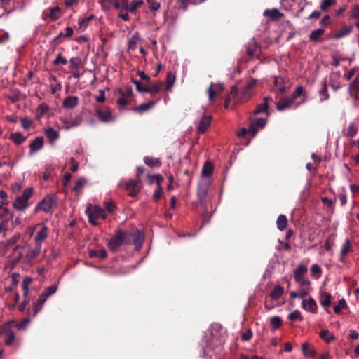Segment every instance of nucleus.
I'll return each instance as SVG.
<instances>
[{"instance_id": "14", "label": "nucleus", "mask_w": 359, "mask_h": 359, "mask_svg": "<svg viewBox=\"0 0 359 359\" xmlns=\"http://www.w3.org/2000/svg\"><path fill=\"white\" fill-rule=\"evenodd\" d=\"M223 90L224 88L222 84L212 83L208 90L209 100L212 102L215 97L219 95Z\"/></svg>"}, {"instance_id": "57", "label": "nucleus", "mask_w": 359, "mask_h": 359, "mask_svg": "<svg viewBox=\"0 0 359 359\" xmlns=\"http://www.w3.org/2000/svg\"><path fill=\"white\" fill-rule=\"evenodd\" d=\"M319 335L321 339H325L327 342H330L334 339V337L332 334H330L327 330H321Z\"/></svg>"}, {"instance_id": "51", "label": "nucleus", "mask_w": 359, "mask_h": 359, "mask_svg": "<svg viewBox=\"0 0 359 359\" xmlns=\"http://www.w3.org/2000/svg\"><path fill=\"white\" fill-rule=\"evenodd\" d=\"M311 275L316 279H318L322 276V269L318 264H313L310 269Z\"/></svg>"}, {"instance_id": "59", "label": "nucleus", "mask_w": 359, "mask_h": 359, "mask_svg": "<svg viewBox=\"0 0 359 359\" xmlns=\"http://www.w3.org/2000/svg\"><path fill=\"white\" fill-rule=\"evenodd\" d=\"M288 319L291 321L302 320L303 318L299 311L294 310L288 315Z\"/></svg>"}, {"instance_id": "63", "label": "nucleus", "mask_w": 359, "mask_h": 359, "mask_svg": "<svg viewBox=\"0 0 359 359\" xmlns=\"http://www.w3.org/2000/svg\"><path fill=\"white\" fill-rule=\"evenodd\" d=\"M22 127L24 130H28L33 125V121L27 117L21 119Z\"/></svg>"}, {"instance_id": "5", "label": "nucleus", "mask_w": 359, "mask_h": 359, "mask_svg": "<svg viewBox=\"0 0 359 359\" xmlns=\"http://www.w3.org/2000/svg\"><path fill=\"white\" fill-rule=\"evenodd\" d=\"M33 187H28L24 189L22 195L18 196L13 202V208L18 211H25L31 205L29 200L33 196Z\"/></svg>"}, {"instance_id": "53", "label": "nucleus", "mask_w": 359, "mask_h": 359, "mask_svg": "<svg viewBox=\"0 0 359 359\" xmlns=\"http://www.w3.org/2000/svg\"><path fill=\"white\" fill-rule=\"evenodd\" d=\"M81 59L79 57H74L69 60V67L71 70H78L81 65Z\"/></svg>"}, {"instance_id": "20", "label": "nucleus", "mask_w": 359, "mask_h": 359, "mask_svg": "<svg viewBox=\"0 0 359 359\" xmlns=\"http://www.w3.org/2000/svg\"><path fill=\"white\" fill-rule=\"evenodd\" d=\"M353 251L352 243L350 239L346 238L341 246V249L339 254V261L344 262L345 257L350 252Z\"/></svg>"}, {"instance_id": "2", "label": "nucleus", "mask_w": 359, "mask_h": 359, "mask_svg": "<svg viewBox=\"0 0 359 359\" xmlns=\"http://www.w3.org/2000/svg\"><path fill=\"white\" fill-rule=\"evenodd\" d=\"M15 321L8 320L0 326V337L4 336V344L7 346H13L14 345H19V340L15 337Z\"/></svg>"}, {"instance_id": "52", "label": "nucleus", "mask_w": 359, "mask_h": 359, "mask_svg": "<svg viewBox=\"0 0 359 359\" xmlns=\"http://www.w3.org/2000/svg\"><path fill=\"white\" fill-rule=\"evenodd\" d=\"M259 48V46L258 45V43L256 41H251L250 43H248V46L246 48L247 54L250 56L255 55Z\"/></svg>"}, {"instance_id": "10", "label": "nucleus", "mask_w": 359, "mask_h": 359, "mask_svg": "<svg viewBox=\"0 0 359 359\" xmlns=\"http://www.w3.org/2000/svg\"><path fill=\"white\" fill-rule=\"evenodd\" d=\"M35 229H39L34 237L36 244L41 245L42 242L44 241L49 235V229L43 223H39L34 226Z\"/></svg>"}, {"instance_id": "33", "label": "nucleus", "mask_w": 359, "mask_h": 359, "mask_svg": "<svg viewBox=\"0 0 359 359\" xmlns=\"http://www.w3.org/2000/svg\"><path fill=\"white\" fill-rule=\"evenodd\" d=\"M325 30L323 28H319L315 30H313L309 36V39L311 41L319 42L323 41V39L321 38V36L325 33Z\"/></svg>"}, {"instance_id": "16", "label": "nucleus", "mask_w": 359, "mask_h": 359, "mask_svg": "<svg viewBox=\"0 0 359 359\" xmlns=\"http://www.w3.org/2000/svg\"><path fill=\"white\" fill-rule=\"evenodd\" d=\"M49 10L50 12L48 13H46V12H43V19L44 20L49 18L53 21H56L61 18V9L58 6L50 8Z\"/></svg>"}, {"instance_id": "7", "label": "nucleus", "mask_w": 359, "mask_h": 359, "mask_svg": "<svg viewBox=\"0 0 359 359\" xmlns=\"http://www.w3.org/2000/svg\"><path fill=\"white\" fill-rule=\"evenodd\" d=\"M56 201L57 197L55 194H48L38 203L35 207L34 212L43 211L46 213L50 212Z\"/></svg>"}, {"instance_id": "50", "label": "nucleus", "mask_w": 359, "mask_h": 359, "mask_svg": "<svg viewBox=\"0 0 359 359\" xmlns=\"http://www.w3.org/2000/svg\"><path fill=\"white\" fill-rule=\"evenodd\" d=\"M269 323L273 330H278L282 327L283 320L280 316H276L270 318Z\"/></svg>"}, {"instance_id": "13", "label": "nucleus", "mask_w": 359, "mask_h": 359, "mask_svg": "<svg viewBox=\"0 0 359 359\" xmlns=\"http://www.w3.org/2000/svg\"><path fill=\"white\" fill-rule=\"evenodd\" d=\"M348 93L355 100H359V74L349 83Z\"/></svg>"}, {"instance_id": "64", "label": "nucleus", "mask_w": 359, "mask_h": 359, "mask_svg": "<svg viewBox=\"0 0 359 359\" xmlns=\"http://www.w3.org/2000/svg\"><path fill=\"white\" fill-rule=\"evenodd\" d=\"M104 209L110 213H112L116 208V205L113 201H105L104 203Z\"/></svg>"}, {"instance_id": "21", "label": "nucleus", "mask_w": 359, "mask_h": 359, "mask_svg": "<svg viewBox=\"0 0 359 359\" xmlns=\"http://www.w3.org/2000/svg\"><path fill=\"white\" fill-rule=\"evenodd\" d=\"M144 238V235L138 230L133 232L131 231V236H130V245L133 244L136 248H140L142 245Z\"/></svg>"}, {"instance_id": "29", "label": "nucleus", "mask_w": 359, "mask_h": 359, "mask_svg": "<svg viewBox=\"0 0 359 359\" xmlns=\"http://www.w3.org/2000/svg\"><path fill=\"white\" fill-rule=\"evenodd\" d=\"M238 95H239L238 88L236 86H233L231 90L230 94L226 97V98L225 100L224 107H226V108L227 107L229 102L231 100H235L236 102H239L241 99L238 97Z\"/></svg>"}, {"instance_id": "48", "label": "nucleus", "mask_w": 359, "mask_h": 359, "mask_svg": "<svg viewBox=\"0 0 359 359\" xmlns=\"http://www.w3.org/2000/svg\"><path fill=\"white\" fill-rule=\"evenodd\" d=\"M208 187L206 184L200 185L197 189V196L199 201L202 202L204 201L208 195Z\"/></svg>"}, {"instance_id": "11", "label": "nucleus", "mask_w": 359, "mask_h": 359, "mask_svg": "<svg viewBox=\"0 0 359 359\" xmlns=\"http://www.w3.org/2000/svg\"><path fill=\"white\" fill-rule=\"evenodd\" d=\"M120 97L117 99V103L120 107H126L130 101L133 95V89L131 87L127 88L126 91L118 89L117 91Z\"/></svg>"}, {"instance_id": "58", "label": "nucleus", "mask_w": 359, "mask_h": 359, "mask_svg": "<svg viewBox=\"0 0 359 359\" xmlns=\"http://www.w3.org/2000/svg\"><path fill=\"white\" fill-rule=\"evenodd\" d=\"M68 62L67 60L63 57L62 53L57 54L56 58L53 61V65L55 66H57L60 64L63 65H67Z\"/></svg>"}, {"instance_id": "47", "label": "nucleus", "mask_w": 359, "mask_h": 359, "mask_svg": "<svg viewBox=\"0 0 359 359\" xmlns=\"http://www.w3.org/2000/svg\"><path fill=\"white\" fill-rule=\"evenodd\" d=\"M214 170V166L210 161L205 162L202 170H201V175L203 177H210Z\"/></svg>"}, {"instance_id": "44", "label": "nucleus", "mask_w": 359, "mask_h": 359, "mask_svg": "<svg viewBox=\"0 0 359 359\" xmlns=\"http://www.w3.org/2000/svg\"><path fill=\"white\" fill-rule=\"evenodd\" d=\"M89 257L90 258L98 257L100 259H104L107 257V252L106 250H90Z\"/></svg>"}, {"instance_id": "49", "label": "nucleus", "mask_w": 359, "mask_h": 359, "mask_svg": "<svg viewBox=\"0 0 359 359\" xmlns=\"http://www.w3.org/2000/svg\"><path fill=\"white\" fill-rule=\"evenodd\" d=\"M175 75L172 72H168L166 76V86L164 89L165 91L169 92L171 90V88L173 86L175 81Z\"/></svg>"}, {"instance_id": "37", "label": "nucleus", "mask_w": 359, "mask_h": 359, "mask_svg": "<svg viewBox=\"0 0 359 359\" xmlns=\"http://www.w3.org/2000/svg\"><path fill=\"white\" fill-rule=\"evenodd\" d=\"M353 25H343L341 29L337 32V33L334 36V39H341L348 34H349L353 31Z\"/></svg>"}, {"instance_id": "55", "label": "nucleus", "mask_w": 359, "mask_h": 359, "mask_svg": "<svg viewBox=\"0 0 359 359\" xmlns=\"http://www.w3.org/2000/svg\"><path fill=\"white\" fill-rule=\"evenodd\" d=\"M57 290V285H53L46 288L45 290L41 293V296H43L46 300L47 299L53 294Z\"/></svg>"}, {"instance_id": "18", "label": "nucleus", "mask_w": 359, "mask_h": 359, "mask_svg": "<svg viewBox=\"0 0 359 359\" xmlns=\"http://www.w3.org/2000/svg\"><path fill=\"white\" fill-rule=\"evenodd\" d=\"M272 101V97L270 96L264 97L263 102L259 104H257L255 110L253 111L254 115H257L261 113L268 112L269 104Z\"/></svg>"}, {"instance_id": "19", "label": "nucleus", "mask_w": 359, "mask_h": 359, "mask_svg": "<svg viewBox=\"0 0 359 359\" xmlns=\"http://www.w3.org/2000/svg\"><path fill=\"white\" fill-rule=\"evenodd\" d=\"M302 306L305 310L316 313L318 311V306L316 300L313 297H309L308 299H304L302 302Z\"/></svg>"}, {"instance_id": "6", "label": "nucleus", "mask_w": 359, "mask_h": 359, "mask_svg": "<svg viewBox=\"0 0 359 359\" xmlns=\"http://www.w3.org/2000/svg\"><path fill=\"white\" fill-rule=\"evenodd\" d=\"M86 212L90 223L94 226L99 224L97 222L99 218L104 219L107 217L105 210L98 206L93 207L91 205H89L86 208Z\"/></svg>"}, {"instance_id": "17", "label": "nucleus", "mask_w": 359, "mask_h": 359, "mask_svg": "<svg viewBox=\"0 0 359 359\" xmlns=\"http://www.w3.org/2000/svg\"><path fill=\"white\" fill-rule=\"evenodd\" d=\"M341 74L339 72H332L329 76V85L333 89L337 91L341 88Z\"/></svg>"}, {"instance_id": "32", "label": "nucleus", "mask_w": 359, "mask_h": 359, "mask_svg": "<svg viewBox=\"0 0 359 359\" xmlns=\"http://www.w3.org/2000/svg\"><path fill=\"white\" fill-rule=\"evenodd\" d=\"M9 139L15 144L20 145L24 143L27 137L24 136L20 132L12 133L10 134Z\"/></svg>"}, {"instance_id": "24", "label": "nucleus", "mask_w": 359, "mask_h": 359, "mask_svg": "<svg viewBox=\"0 0 359 359\" xmlns=\"http://www.w3.org/2000/svg\"><path fill=\"white\" fill-rule=\"evenodd\" d=\"M41 250V245L36 244V246L33 249H30L25 255V262L27 263H31L36 257H37Z\"/></svg>"}, {"instance_id": "26", "label": "nucleus", "mask_w": 359, "mask_h": 359, "mask_svg": "<svg viewBox=\"0 0 359 359\" xmlns=\"http://www.w3.org/2000/svg\"><path fill=\"white\" fill-rule=\"evenodd\" d=\"M46 135L50 144H53L60 137L59 132L55 130L52 127H49L44 130Z\"/></svg>"}, {"instance_id": "3", "label": "nucleus", "mask_w": 359, "mask_h": 359, "mask_svg": "<svg viewBox=\"0 0 359 359\" xmlns=\"http://www.w3.org/2000/svg\"><path fill=\"white\" fill-rule=\"evenodd\" d=\"M121 13L118 14V17L125 22L130 20L129 13L135 15L137 9L144 4L142 0H121Z\"/></svg>"}, {"instance_id": "27", "label": "nucleus", "mask_w": 359, "mask_h": 359, "mask_svg": "<svg viewBox=\"0 0 359 359\" xmlns=\"http://www.w3.org/2000/svg\"><path fill=\"white\" fill-rule=\"evenodd\" d=\"M294 103L291 97H283L276 104V108L279 111H283L287 108H290Z\"/></svg>"}, {"instance_id": "38", "label": "nucleus", "mask_w": 359, "mask_h": 359, "mask_svg": "<svg viewBox=\"0 0 359 359\" xmlns=\"http://www.w3.org/2000/svg\"><path fill=\"white\" fill-rule=\"evenodd\" d=\"M300 96H303L304 97L302 102L303 103V102H306V93L304 90V87L302 86H298L296 88L295 90L291 95L290 97L294 102H295V100L297 99V97H299Z\"/></svg>"}, {"instance_id": "12", "label": "nucleus", "mask_w": 359, "mask_h": 359, "mask_svg": "<svg viewBox=\"0 0 359 359\" xmlns=\"http://www.w3.org/2000/svg\"><path fill=\"white\" fill-rule=\"evenodd\" d=\"M266 119L263 118H255L250 121L249 125V133H251L252 137H255L258 130L264 128L266 124Z\"/></svg>"}, {"instance_id": "40", "label": "nucleus", "mask_w": 359, "mask_h": 359, "mask_svg": "<svg viewBox=\"0 0 359 359\" xmlns=\"http://www.w3.org/2000/svg\"><path fill=\"white\" fill-rule=\"evenodd\" d=\"M284 294V288L280 285H276L274 286L273 290L270 294V297L273 300H278Z\"/></svg>"}, {"instance_id": "56", "label": "nucleus", "mask_w": 359, "mask_h": 359, "mask_svg": "<svg viewBox=\"0 0 359 359\" xmlns=\"http://www.w3.org/2000/svg\"><path fill=\"white\" fill-rule=\"evenodd\" d=\"M95 15L91 14L86 18L79 20L78 22L79 28H86L88 25L89 22L95 18Z\"/></svg>"}, {"instance_id": "54", "label": "nucleus", "mask_w": 359, "mask_h": 359, "mask_svg": "<svg viewBox=\"0 0 359 359\" xmlns=\"http://www.w3.org/2000/svg\"><path fill=\"white\" fill-rule=\"evenodd\" d=\"M24 245H16L13 249L15 255V260L18 262L23 257V250L25 249Z\"/></svg>"}, {"instance_id": "8", "label": "nucleus", "mask_w": 359, "mask_h": 359, "mask_svg": "<svg viewBox=\"0 0 359 359\" xmlns=\"http://www.w3.org/2000/svg\"><path fill=\"white\" fill-rule=\"evenodd\" d=\"M119 187L127 191L128 196L135 197L140 192V179H130L126 182H121Z\"/></svg>"}, {"instance_id": "46", "label": "nucleus", "mask_w": 359, "mask_h": 359, "mask_svg": "<svg viewBox=\"0 0 359 359\" xmlns=\"http://www.w3.org/2000/svg\"><path fill=\"white\" fill-rule=\"evenodd\" d=\"M277 228L283 231H284L288 224L287 219L285 215H280L278 217L277 221H276Z\"/></svg>"}, {"instance_id": "61", "label": "nucleus", "mask_w": 359, "mask_h": 359, "mask_svg": "<svg viewBox=\"0 0 359 359\" xmlns=\"http://www.w3.org/2000/svg\"><path fill=\"white\" fill-rule=\"evenodd\" d=\"M163 196V187H156L152 199L154 202L158 201Z\"/></svg>"}, {"instance_id": "42", "label": "nucleus", "mask_w": 359, "mask_h": 359, "mask_svg": "<svg viewBox=\"0 0 359 359\" xmlns=\"http://www.w3.org/2000/svg\"><path fill=\"white\" fill-rule=\"evenodd\" d=\"M46 299L43 298V296L40 295L39 299L33 303V316L34 317L36 314L42 309L44 303Z\"/></svg>"}, {"instance_id": "60", "label": "nucleus", "mask_w": 359, "mask_h": 359, "mask_svg": "<svg viewBox=\"0 0 359 359\" xmlns=\"http://www.w3.org/2000/svg\"><path fill=\"white\" fill-rule=\"evenodd\" d=\"M49 111V106L46 103L39 104L36 108L37 114L42 116Z\"/></svg>"}, {"instance_id": "62", "label": "nucleus", "mask_w": 359, "mask_h": 359, "mask_svg": "<svg viewBox=\"0 0 359 359\" xmlns=\"http://www.w3.org/2000/svg\"><path fill=\"white\" fill-rule=\"evenodd\" d=\"M86 183V180L83 177L80 178L76 182V184H75L74 187L73 188V191H76V192L81 191V190L83 189V188L85 186Z\"/></svg>"}, {"instance_id": "34", "label": "nucleus", "mask_w": 359, "mask_h": 359, "mask_svg": "<svg viewBox=\"0 0 359 359\" xmlns=\"http://www.w3.org/2000/svg\"><path fill=\"white\" fill-rule=\"evenodd\" d=\"M264 15L267 16L273 20H280L284 16V15L277 8L271 10L267 9L264 11Z\"/></svg>"}, {"instance_id": "41", "label": "nucleus", "mask_w": 359, "mask_h": 359, "mask_svg": "<svg viewBox=\"0 0 359 359\" xmlns=\"http://www.w3.org/2000/svg\"><path fill=\"white\" fill-rule=\"evenodd\" d=\"M273 85L276 87L278 93L279 94H283L285 93V85L284 79L279 76H275L273 81Z\"/></svg>"}, {"instance_id": "39", "label": "nucleus", "mask_w": 359, "mask_h": 359, "mask_svg": "<svg viewBox=\"0 0 359 359\" xmlns=\"http://www.w3.org/2000/svg\"><path fill=\"white\" fill-rule=\"evenodd\" d=\"M144 163L151 168H159L161 166V162L159 158H154L152 156H144Z\"/></svg>"}, {"instance_id": "35", "label": "nucleus", "mask_w": 359, "mask_h": 359, "mask_svg": "<svg viewBox=\"0 0 359 359\" xmlns=\"http://www.w3.org/2000/svg\"><path fill=\"white\" fill-rule=\"evenodd\" d=\"M331 299H332V295L329 292H322L320 295V305L325 308L327 309L331 305Z\"/></svg>"}, {"instance_id": "4", "label": "nucleus", "mask_w": 359, "mask_h": 359, "mask_svg": "<svg viewBox=\"0 0 359 359\" xmlns=\"http://www.w3.org/2000/svg\"><path fill=\"white\" fill-rule=\"evenodd\" d=\"M131 231L117 229L115 235L107 242V247L111 252H117L123 245H130Z\"/></svg>"}, {"instance_id": "43", "label": "nucleus", "mask_w": 359, "mask_h": 359, "mask_svg": "<svg viewBox=\"0 0 359 359\" xmlns=\"http://www.w3.org/2000/svg\"><path fill=\"white\" fill-rule=\"evenodd\" d=\"M322 86L321 88L319 90V95H320V100L321 102L325 101L329 99L330 95L327 91V82L326 80H324L322 82Z\"/></svg>"}, {"instance_id": "36", "label": "nucleus", "mask_w": 359, "mask_h": 359, "mask_svg": "<svg viewBox=\"0 0 359 359\" xmlns=\"http://www.w3.org/2000/svg\"><path fill=\"white\" fill-rule=\"evenodd\" d=\"M141 40L140 34L135 32L131 36L128 42V49L135 50L137 48V43Z\"/></svg>"}, {"instance_id": "9", "label": "nucleus", "mask_w": 359, "mask_h": 359, "mask_svg": "<svg viewBox=\"0 0 359 359\" xmlns=\"http://www.w3.org/2000/svg\"><path fill=\"white\" fill-rule=\"evenodd\" d=\"M95 111L99 120L107 123L113 121L112 112L108 106H95Z\"/></svg>"}, {"instance_id": "22", "label": "nucleus", "mask_w": 359, "mask_h": 359, "mask_svg": "<svg viewBox=\"0 0 359 359\" xmlns=\"http://www.w3.org/2000/svg\"><path fill=\"white\" fill-rule=\"evenodd\" d=\"M8 204L9 201H0V210H2V212L0 214V219L2 221H8L13 218V215H10V210L8 207Z\"/></svg>"}, {"instance_id": "25", "label": "nucleus", "mask_w": 359, "mask_h": 359, "mask_svg": "<svg viewBox=\"0 0 359 359\" xmlns=\"http://www.w3.org/2000/svg\"><path fill=\"white\" fill-rule=\"evenodd\" d=\"M79 97L77 96H67L62 102V107L67 109H72L79 104Z\"/></svg>"}, {"instance_id": "1", "label": "nucleus", "mask_w": 359, "mask_h": 359, "mask_svg": "<svg viewBox=\"0 0 359 359\" xmlns=\"http://www.w3.org/2000/svg\"><path fill=\"white\" fill-rule=\"evenodd\" d=\"M308 267L303 263L299 264L297 267L293 271L294 281L299 284V292L292 291L290 293L292 299L304 298L308 296L312 290L311 282L305 278L304 276L307 273Z\"/></svg>"}, {"instance_id": "31", "label": "nucleus", "mask_w": 359, "mask_h": 359, "mask_svg": "<svg viewBox=\"0 0 359 359\" xmlns=\"http://www.w3.org/2000/svg\"><path fill=\"white\" fill-rule=\"evenodd\" d=\"M358 133V127L355 123H351L346 128L342 131L344 136L348 138L353 137Z\"/></svg>"}, {"instance_id": "45", "label": "nucleus", "mask_w": 359, "mask_h": 359, "mask_svg": "<svg viewBox=\"0 0 359 359\" xmlns=\"http://www.w3.org/2000/svg\"><path fill=\"white\" fill-rule=\"evenodd\" d=\"M162 86L163 83L161 81L158 82L157 83L152 85L151 86L145 87L144 93H149L152 95H156L161 91Z\"/></svg>"}, {"instance_id": "30", "label": "nucleus", "mask_w": 359, "mask_h": 359, "mask_svg": "<svg viewBox=\"0 0 359 359\" xmlns=\"http://www.w3.org/2000/svg\"><path fill=\"white\" fill-rule=\"evenodd\" d=\"M302 351L305 357L314 358L316 355L315 348L311 347L309 342H304L302 344Z\"/></svg>"}, {"instance_id": "28", "label": "nucleus", "mask_w": 359, "mask_h": 359, "mask_svg": "<svg viewBox=\"0 0 359 359\" xmlns=\"http://www.w3.org/2000/svg\"><path fill=\"white\" fill-rule=\"evenodd\" d=\"M159 100H160V98H158V100L156 101H150L147 103H143L136 107H134L133 109V110L135 112L142 114L143 112L147 111L149 109H151L156 104V103Z\"/></svg>"}, {"instance_id": "15", "label": "nucleus", "mask_w": 359, "mask_h": 359, "mask_svg": "<svg viewBox=\"0 0 359 359\" xmlns=\"http://www.w3.org/2000/svg\"><path fill=\"white\" fill-rule=\"evenodd\" d=\"M44 145V139L39 136L33 140L29 144V155H32L41 150Z\"/></svg>"}, {"instance_id": "23", "label": "nucleus", "mask_w": 359, "mask_h": 359, "mask_svg": "<svg viewBox=\"0 0 359 359\" xmlns=\"http://www.w3.org/2000/svg\"><path fill=\"white\" fill-rule=\"evenodd\" d=\"M212 121V116L204 115L199 121L198 131L200 133H204L210 127Z\"/></svg>"}]
</instances>
